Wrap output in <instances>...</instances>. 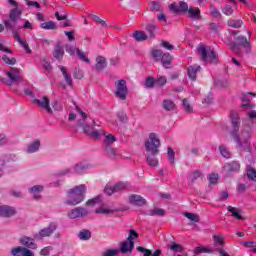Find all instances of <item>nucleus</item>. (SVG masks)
<instances>
[{"mask_svg":"<svg viewBox=\"0 0 256 256\" xmlns=\"http://www.w3.org/2000/svg\"><path fill=\"white\" fill-rule=\"evenodd\" d=\"M58 69H60L67 86L73 87V78H71V74L67 71V68L65 66H58Z\"/></svg>","mask_w":256,"mask_h":256,"instance_id":"23","label":"nucleus"},{"mask_svg":"<svg viewBox=\"0 0 256 256\" xmlns=\"http://www.w3.org/2000/svg\"><path fill=\"white\" fill-rule=\"evenodd\" d=\"M64 34L68 38V41H75V31H65Z\"/></svg>","mask_w":256,"mask_h":256,"instance_id":"64","label":"nucleus"},{"mask_svg":"<svg viewBox=\"0 0 256 256\" xmlns=\"http://www.w3.org/2000/svg\"><path fill=\"white\" fill-rule=\"evenodd\" d=\"M156 87H163L167 84V78L165 76H161L157 79H155Z\"/></svg>","mask_w":256,"mask_h":256,"instance_id":"53","label":"nucleus"},{"mask_svg":"<svg viewBox=\"0 0 256 256\" xmlns=\"http://www.w3.org/2000/svg\"><path fill=\"white\" fill-rule=\"evenodd\" d=\"M198 55H200V60L203 63H212L216 65L219 63V56L215 50L211 49V46L200 45L197 49Z\"/></svg>","mask_w":256,"mask_h":256,"instance_id":"6","label":"nucleus"},{"mask_svg":"<svg viewBox=\"0 0 256 256\" xmlns=\"http://www.w3.org/2000/svg\"><path fill=\"white\" fill-rule=\"evenodd\" d=\"M144 85L146 89H153V87L156 86L155 78L154 77L146 78Z\"/></svg>","mask_w":256,"mask_h":256,"instance_id":"43","label":"nucleus"},{"mask_svg":"<svg viewBox=\"0 0 256 256\" xmlns=\"http://www.w3.org/2000/svg\"><path fill=\"white\" fill-rule=\"evenodd\" d=\"M151 55L156 61H160L163 57V50H152Z\"/></svg>","mask_w":256,"mask_h":256,"instance_id":"50","label":"nucleus"},{"mask_svg":"<svg viewBox=\"0 0 256 256\" xmlns=\"http://www.w3.org/2000/svg\"><path fill=\"white\" fill-rule=\"evenodd\" d=\"M6 29H10L12 31L14 39H16V41L18 43H22L23 40L21 39V36H19V33L17 32V29H23V27L18 26L17 22H16V27H14V28H6Z\"/></svg>","mask_w":256,"mask_h":256,"instance_id":"39","label":"nucleus"},{"mask_svg":"<svg viewBox=\"0 0 256 256\" xmlns=\"http://www.w3.org/2000/svg\"><path fill=\"white\" fill-rule=\"evenodd\" d=\"M170 10L173 13H187L189 11V5L184 1H180L179 6H177L175 3H172L170 5Z\"/></svg>","mask_w":256,"mask_h":256,"instance_id":"15","label":"nucleus"},{"mask_svg":"<svg viewBox=\"0 0 256 256\" xmlns=\"http://www.w3.org/2000/svg\"><path fill=\"white\" fill-rule=\"evenodd\" d=\"M91 18L93 21H95V23H99V25H101L102 27L107 28V22L105 20L101 19L99 16L91 15Z\"/></svg>","mask_w":256,"mask_h":256,"instance_id":"48","label":"nucleus"},{"mask_svg":"<svg viewBox=\"0 0 256 256\" xmlns=\"http://www.w3.org/2000/svg\"><path fill=\"white\" fill-rule=\"evenodd\" d=\"M127 93L129 89L127 88V81L121 79L116 82V91L114 92L115 97L120 99V101H125L127 99Z\"/></svg>","mask_w":256,"mask_h":256,"instance_id":"8","label":"nucleus"},{"mask_svg":"<svg viewBox=\"0 0 256 256\" xmlns=\"http://www.w3.org/2000/svg\"><path fill=\"white\" fill-rule=\"evenodd\" d=\"M78 239H80V241H89V239H91V232L87 229L81 230L78 234Z\"/></svg>","mask_w":256,"mask_h":256,"instance_id":"36","label":"nucleus"},{"mask_svg":"<svg viewBox=\"0 0 256 256\" xmlns=\"http://www.w3.org/2000/svg\"><path fill=\"white\" fill-rule=\"evenodd\" d=\"M139 238V234L135 230H129V236H128V241L130 245V253L133 251L135 247V239Z\"/></svg>","mask_w":256,"mask_h":256,"instance_id":"26","label":"nucleus"},{"mask_svg":"<svg viewBox=\"0 0 256 256\" xmlns=\"http://www.w3.org/2000/svg\"><path fill=\"white\" fill-rule=\"evenodd\" d=\"M247 177L251 181H256V170L253 168L248 169L247 171Z\"/></svg>","mask_w":256,"mask_h":256,"instance_id":"59","label":"nucleus"},{"mask_svg":"<svg viewBox=\"0 0 256 256\" xmlns=\"http://www.w3.org/2000/svg\"><path fill=\"white\" fill-rule=\"evenodd\" d=\"M136 249H137V251H139L140 253H144V256H151V250H149V249H147V248L138 246Z\"/></svg>","mask_w":256,"mask_h":256,"instance_id":"62","label":"nucleus"},{"mask_svg":"<svg viewBox=\"0 0 256 256\" xmlns=\"http://www.w3.org/2000/svg\"><path fill=\"white\" fill-rule=\"evenodd\" d=\"M132 36L135 38V41L143 42L149 39V36L144 31H135Z\"/></svg>","mask_w":256,"mask_h":256,"instance_id":"31","label":"nucleus"},{"mask_svg":"<svg viewBox=\"0 0 256 256\" xmlns=\"http://www.w3.org/2000/svg\"><path fill=\"white\" fill-rule=\"evenodd\" d=\"M52 55H53L54 59H56L57 61H63V57L65 55V50L63 49L61 42L56 43V46L52 52Z\"/></svg>","mask_w":256,"mask_h":256,"instance_id":"17","label":"nucleus"},{"mask_svg":"<svg viewBox=\"0 0 256 256\" xmlns=\"http://www.w3.org/2000/svg\"><path fill=\"white\" fill-rule=\"evenodd\" d=\"M16 211L15 208L7 205L0 206V217H13L15 215Z\"/></svg>","mask_w":256,"mask_h":256,"instance_id":"18","label":"nucleus"},{"mask_svg":"<svg viewBox=\"0 0 256 256\" xmlns=\"http://www.w3.org/2000/svg\"><path fill=\"white\" fill-rule=\"evenodd\" d=\"M167 155H168V161H170L172 165H175V151L173 150V148L171 147L168 148Z\"/></svg>","mask_w":256,"mask_h":256,"instance_id":"46","label":"nucleus"},{"mask_svg":"<svg viewBox=\"0 0 256 256\" xmlns=\"http://www.w3.org/2000/svg\"><path fill=\"white\" fill-rule=\"evenodd\" d=\"M199 71H201V66L195 64L193 66H189L187 68V73H188V77L189 79H191V81H197V73H199Z\"/></svg>","mask_w":256,"mask_h":256,"instance_id":"20","label":"nucleus"},{"mask_svg":"<svg viewBox=\"0 0 256 256\" xmlns=\"http://www.w3.org/2000/svg\"><path fill=\"white\" fill-rule=\"evenodd\" d=\"M10 5L15 7L10 11L9 20H4V27L6 29H13L17 27V21L21 19L22 11L19 9V4L15 0H9Z\"/></svg>","mask_w":256,"mask_h":256,"instance_id":"7","label":"nucleus"},{"mask_svg":"<svg viewBox=\"0 0 256 256\" xmlns=\"http://www.w3.org/2000/svg\"><path fill=\"white\" fill-rule=\"evenodd\" d=\"M188 17L195 21H201V10L199 8L190 7L188 10Z\"/></svg>","mask_w":256,"mask_h":256,"instance_id":"25","label":"nucleus"},{"mask_svg":"<svg viewBox=\"0 0 256 256\" xmlns=\"http://www.w3.org/2000/svg\"><path fill=\"white\" fill-rule=\"evenodd\" d=\"M76 55L81 61H84V63H89V58L87 57V54L85 52L81 51L79 48L76 50Z\"/></svg>","mask_w":256,"mask_h":256,"instance_id":"45","label":"nucleus"},{"mask_svg":"<svg viewBox=\"0 0 256 256\" xmlns=\"http://www.w3.org/2000/svg\"><path fill=\"white\" fill-rule=\"evenodd\" d=\"M11 255H13V256H35V253H33V251H31L23 246H17L15 248H12Z\"/></svg>","mask_w":256,"mask_h":256,"instance_id":"14","label":"nucleus"},{"mask_svg":"<svg viewBox=\"0 0 256 256\" xmlns=\"http://www.w3.org/2000/svg\"><path fill=\"white\" fill-rule=\"evenodd\" d=\"M78 111L80 115H82V119L78 121V127H82L84 133L89 135L92 139H101V133H99V131H94L95 128H93L95 120H92V124H89V121H87V113L83 112V110H80L79 108Z\"/></svg>","mask_w":256,"mask_h":256,"instance_id":"5","label":"nucleus"},{"mask_svg":"<svg viewBox=\"0 0 256 256\" xmlns=\"http://www.w3.org/2000/svg\"><path fill=\"white\" fill-rule=\"evenodd\" d=\"M129 203L136 207H143V205H147V200H145L141 195L132 194L129 196Z\"/></svg>","mask_w":256,"mask_h":256,"instance_id":"16","label":"nucleus"},{"mask_svg":"<svg viewBox=\"0 0 256 256\" xmlns=\"http://www.w3.org/2000/svg\"><path fill=\"white\" fill-rule=\"evenodd\" d=\"M117 141V138L113 136V134H108L104 137L103 146L102 147H111L113 143Z\"/></svg>","mask_w":256,"mask_h":256,"instance_id":"33","label":"nucleus"},{"mask_svg":"<svg viewBox=\"0 0 256 256\" xmlns=\"http://www.w3.org/2000/svg\"><path fill=\"white\" fill-rule=\"evenodd\" d=\"M233 7H231V5H225L223 8H222V13L224 15H227L228 17L233 15Z\"/></svg>","mask_w":256,"mask_h":256,"instance_id":"54","label":"nucleus"},{"mask_svg":"<svg viewBox=\"0 0 256 256\" xmlns=\"http://www.w3.org/2000/svg\"><path fill=\"white\" fill-rule=\"evenodd\" d=\"M87 215H89V211L84 207H76L67 213L69 219H79L87 217Z\"/></svg>","mask_w":256,"mask_h":256,"instance_id":"11","label":"nucleus"},{"mask_svg":"<svg viewBox=\"0 0 256 256\" xmlns=\"http://www.w3.org/2000/svg\"><path fill=\"white\" fill-rule=\"evenodd\" d=\"M40 147H41V141L35 140L34 142L28 145L27 153H37Z\"/></svg>","mask_w":256,"mask_h":256,"instance_id":"32","label":"nucleus"},{"mask_svg":"<svg viewBox=\"0 0 256 256\" xmlns=\"http://www.w3.org/2000/svg\"><path fill=\"white\" fill-rule=\"evenodd\" d=\"M9 80L6 81V85L11 86L13 83H23L21 78V72L15 67L10 68V71L6 73Z\"/></svg>","mask_w":256,"mask_h":256,"instance_id":"10","label":"nucleus"},{"mask_svg":"<svg viewBox=\"0 0 256 256\" xmlns=\"http://www.w3.org/2000/svg\"><path fill=\"white\" fill-rule=\"evenodd\" d=\"M32 103H34V105H37L41 109H44L45 111H47V113L53 114V109H51V102L49 100V97L43 96L41 100L34 99Z\"/></svg>","mask_w":256,"mask_h":256,"instance_id":"12","label":"nucleus"},{"mask_svg":"<svg viewBox=\"0 0 256 256\" xmlns=\"http://www.w3.org/2000/svg\"><path fill=\"white\" fill-rule=\"evenodd\" d=\"M227 211L229 213H232V217H235V219H238L239 221L243 220V216L241 215V210L238 208H235L233 206H227Z\"/></svg>","mask_w":256,"mask_h":256,"instance_id":"30","label":"nucleus"},{"mask_svg":"<svg viewBox=\"0 0 256 256\" xmlns=\"http://www.w3.org/2000/svg\"><path fill=\"white\" fill-rule=\"evenodd\" d=\"M159 29V26L157 23H146L145 25V31L148 33L150 39H155L156 37V31Z\"/></svg>","mask_w":256,"mask_h":256,"instance_id":"21","label":"nucleus"},{"mask_svg":"<svg viewBox=\"0 0 256 256\" xmlns=\"http://www.w3.org/2000/svg\"><path fill=\"white\" fill-rule=\"evenodd\" d=\"M55 231H57V223L52 222L48 227L40 230L39 233L34 234V239H36V241H41L43 237H51Z\"/></svg>","mask_w":256,"mask_h":256,"instance_id":"9","label":"nucleus"},{"mask_svg":"<svg viewBox=\"0 0 256 256\" xmlns=\"http://www.w3.org/2000/svg\"><path fill=\"white\" fill-rule=\"evenodd\" d=\"M184 217H186L190 221H193V223H199V216L195 213L186 212L184 213Z\"/></svg>","mask_w":256,"mask_h":256,"instance_id":"44","label":"nucleus"},{"mask_svg":"<svg viewBox=\"0 0 256 256\" xmlns=\"http://www.w3.org/2000/svg\"><path fill=\"white\" fill-rule=\"evenodd\" d=\"M211 185H217V181H219V175L218 174H210L208 177Z\"/></svg>","mask_w":256,"mask_h":256,"instance_id":"60","label":"nucleus"},{"mask_svg":"<svg viewBox=\"0 0 256 256\" xmlns=\"http://www.w3.org/2000/svg\"><path fill=\"white\" fill-rule=\"evenodd\" d=\"M214 101V98H213V94H208L203 100H202V103L206 104V105H212Z\"/></svg>","mask_w":256,"mask_h":256,"instance_id":"61","label":"nucleus"},{"mask_svg":"<svg viewBox=\"0 0 256 256\" xmlns=\"http://www.w3.org/2000/svg\"><path fill=\"white\" fill-rule=\"evenodd\" d=\"M43 186L41 185H35L31 188H29V191L33 197V199H35V201H39V199H41V193H43Z\"/></svg>","mask_w":256,"mask_h":256,"instance_id":"22","label":"nucleus"},{"mask_svg":"<svg viewBox=\"0 0 256 256\" xmlns=\"http://www.w3.org/2000/svg\"><path fill=\"white\" fill-rule=\"evenodd\" d=\"M87 193V186L85 184H81L71 188L67 191V199L65 201V205H70L71 207H75V205H79L85 201V195Z\"/></svg>","mask_w":256,"mask_h":256,"instance_id":"3","label":"nucleus"},{"mask_svg":"<svg viewBox=\"0 0 256 256\" xmlns=\"http://www.w3.org/2000/svg\"><path fill=\"white\" fill-rule=\"evenodd\" d=\"M40 27L46 30L57 29V24L53 21L43 22Z\"/></svg>","mask_w":256,"mask_h":256,"instance_id":"40","label":"nucleus"},{"mask_svg":"<svg viewBox=\"0 0 256 256\" xmlns=\"http://www.w3.org/2000/svg\"><path fill=\"white\" fill-rule=\"evenodd\" d=\"M182 105L186 113H193V107H191V104H189V101L187 99L183 100Z\"/></svg>","mask_w":256,"mask_h":256,"instance_id":"57","label":"nucleus"},{"mask_svg":"<svg viewBox=\"0 0 256 256\" xmlns=\"http://www.w3.org/2000/svg\"><path fill=\"white\" fill-rule=\"evenodd\" d=\"M52 107L54 109V111H62L63 110V106H61V103H59V101L54 100L52 102Z\"/></svg>","mask_w":256,"mask_h":256,"instance_id":"63","label":"nucleus"},{"mask_svg":"<svg viewBox=\"0 0 256 256\" xmlns=\"http://www.w3.org/2000/svg\"><path fill=\"white\" fill-rule=\"evenodd\" d=\"M96 71H103L107 67V59L103 56H98L96 58Z\"/></svg>","mask_w":256,"mask_h":256,"instance_id":"28","label":"nucleus"},{"mask_svg":"<svg viewBox=\"0 0 256 256\" xmlns=\"http://www.w3.org/2000/svg\"><path fill=\"white\" fill-rule=\"evenodd\" d=\"M227 25L233 29H241V27H243V20L229 19Z\"/></svg>","mask_w":256,"mask_h":256,"instance_id":"35","label":"nucleus"},{"mask_svg":"<svg viewBox=\"0 0 256 256\" xmlns=\"http://www.w3.org/2000/svg\"><path fill=\"white\" fill-rule=\"evenodd\" d=\"M125 189H127V183L125 182H118L114 186V191H116V193H119V191H125Z\"/></svg>","mask_w":256,"mask_h":256,"instance_id":"47","label":"nucleus"},{"mask_svg":"<svg viewBox=\"0 0 256 256\" xmlns=\"http://www.w3.org/2000/svg\"><path fill=\"white\" fill-rule=\"evenodd\" d=\"M87 169H89V164L80 162L74 166V173L76 175H83Z\"/></svg>","mask_w":256,"mask_h":256,"instance_id":"27","label":"nucleus"},{"mask_svg":"<svg viewBox=\"0 0 256 256\" xmlns=\"http://www.w3.org/2000/svg\"><path fill=\"white\" fill-rule=\"evenodd\" d=\"M65 50H66V53H69V55H71V57H73V55H75V51L77 52V48L71 44H66Z\"/></svg>","mask_w":256,"mask_h":256,"instance_id":"51","label":"nucleus"},{"mask_svg":"<svg viewBox=\"0 0 256 256\" xmlns=\"http://www.w3.org/2000/svg\"><path fill=\"white\" fill-rule=\"evenodd\" d=\"M35 237L31 238L29 236H22L19 239V243L20 245H22V247H24L25 249H37V243L35 242Z\"/></svg>","mask_w":256,"mask_h":256,"instance_id":"13","label":"nucleus"},{"mask_svg":"<svg viewBox=\"0 0 256 256\" xmlns=\"http://www.w3.org/2000/svg\"><path fill=\"white\" fill-rule=\"evenodd\" d=\"M224 169L227 171V173H238L241 169V165L238 161H232L229 163H226L224 165Z\"/></svg>","mask_w":256,"mask_h":256,"instance_id":"19","label":"nucleus"},{"mask_svg":"<svg viewBox=\"0 0 256 256\" xmlns=\"http://www.w3.org/2000/svg\"><path fill=\"white\" fill-rule=\"evenodd\" d=\"M214 245L216 247H224L225 246V241H223V236L221 235H214Z\"/></svg>","mask_w":256,"mask_h":256,"instance_id":"41","label":"nucleus"},{"mask_svg":"<svg viewBox=\"0 0 256 256\" xmlns=\"http://www.w3.org/2000/svg\"><path fill=\"white\" fill-rule=\"evenodd\" d=\"M144 147L147 153H150L146 161L150 167H157L159 165V160L155 155H159V147H161V140L156 133H150L148 140L144 143Z\"/></svg>","mask_w":256,"mask_h":256,"instance_id":"2","label":"nucleus"},{"mask_svg":"<svg viewBox=\"0 0 256 256\" xmlns=\"http://www.w3.org/2000/svg\"><path fill=\"white\" fill-rule=\"evenodd\" d=\"M248 39L243 35L234 36L235 41L230 40L227 42L228 47L235 53L241 55V47L246 49V53H251V31H248Z\"/></svg>","mask_w":256,"mask_h":256,"instance_id":"4","label":"nucleus"},{"mask_svg":"<svg viewBox=\"0 0 256 256\" xmlns=\"http://www.w3.org/2000/svg\"><path fill=\"white\" fill-rule=\"evenodd\" d=\"M97 203H101V195H98L92 199H89L86 202V205H97Z\"/></svg>","mask_w":256,"mask_h":256,"instance_id":"58","label":"nucleus"},{"mask_svg":"<svg viewBox=\"0 0 256 256\" xmlns=\"http://www.w3.org/2000/svg\"><path fill=\"white\" fill-rule=\"evenodd\" d=\"M150 11H161V4L158 1L150 2Z\"/></svg>","mask_w":256,"mask_h":256,"instance_id":"52","label":"nucleus"},{"mask_svg":"<svg viewBox=\"0 0 256 256\" xmlns=\"http://www.w3.org/2000/svg\"><path fill=\"white\" fill-rule=\"evenodd\" d=\"M220 153L225 159H231V152L224 145L219 146Z\"/></svg>","mask_w":256,"mask_h":256,"instance_id":"42","label":"nucleus"},{"mask_svg":"<svg viewBox=\"0 0 256 256\" xmlns=\"http://www.w3.org/2000/svg\"><path fill=\"white\" fill-rule=\"evenodd\" d=\"M104 155H107L110 159H117L119 157V152H117L116 148H112L111 146L103 147Z\"/></svg>","mask_w":256,"mask_h":256,"instance_id":"24","label":"nucleus"},{"mask_svg":"<svg viewBox=\"0 0 256 256\" xmlns=\"http://www.w3.org/2000/svg\"><path fill=\"white\" fill-rule=\"evenodd\" d=\"M162 107L165 111H175V102L169 99L163 100Z\"/></svg>","mask_w":256,"mask_h":256,"instance_id":"34","label":"nucleus"},{"mask_svg":"<svg viewBox=\"0 0 256 256\" xmlns=\"http://www.w3.org/2000/svg\"><path fill=\"white\" fill-rule=\"evenodd\" d=\"M2 61L6 63V65H15L17 63V59L15 58L10 59L8 55H3Z\"/></svg>","mask_w":256,"mask_h":256,"instance_id":"49","label":"nucleus"},{"mask_svg":"<svg viewBox=\"0 0 256 256\" xmlns=\"http://www.w3.org/2000/svg\"><path fill=\"white\" fill-rule=\"evenodd\" d=\"M95 213L102 214V215H111V214L115 213V210L102 206L100 208H97L95 210Z\"/></svg>","mask_w":256,"mask_h":256,"instance_id":"37","label":"nucleus"},{"mask_svg":"<svg viewBox=\"0 0 256 256\" xmlns=\"http://www.w3.org/2000/svg\"><path fill=\"white\" fill-rule=\"evenodd\" d=\"M195 255H201V253H211V250L206 247H196L194 250Z\"/></svg>","mask_w":256,"mask_h":256,"instance_id":"55","label":"nucleus"},{"mask_svg":"<svg viewBox=\"0 0 256 256\" xmlns=\"http://www.w3.org/2000/svg\"><path fill=\"white\" fill-rule=\"evenodd\" d=\"M229 117L231 120L232 129H233L231 131V135L234 141L237 143L241 151H246V153H251V143L249 142V139L251 136L249 135V132H245L246 139H244L243 141L241 140L238 134L239 129L241 127V118H239V113H237V111L232 110L230 112Z\"/></svg>","mask_w":256,"mask_h":256,"instance_id":"1","label":"nucleus"},{"mask_svg":"<svg viewBox=\"0 0 256 256\" xmlns=\"http://www.w3.org/2000/svg\"><path fill=\"white\" fill-rule=\"evenodd\" d=\"M170 250L174 251L175 253H183V246H181L180 244H177V243H173L170 246Z\"/></svg>","mask_w":256,"mask_h":256,"instance_id":"56","label":"nucleus"},{"mask_svg":"<svg viewBox=\"0 0 256 256\" xmlns=\"http://www.w3.org/2000/svg\"><path fill=\"white\" fill-rule=\"evenodd\" d=\"M160 61L163 65V67H165V69H169V65H171V63L173 61V57L171 56V54L165 53L162 55Z\"/></svg>","mask_w":256,"mask_h":256,"instance_id":"29","label":"nucleus"},{"mask_svg":"<svg viewBox=\"0 0 256 256\" xmlns=\"http://www.w3.org/2000/svg\"><path fill=\"white\" fill-rule=\"evenodd\" d=\"M148 215H150V217H155V215H158V217H165V210L162 208L149 210Z\"/></svg>","mask_w":256,"mask_h":256,"instance_id":"38","label":"nucleus"}]
</instances>
